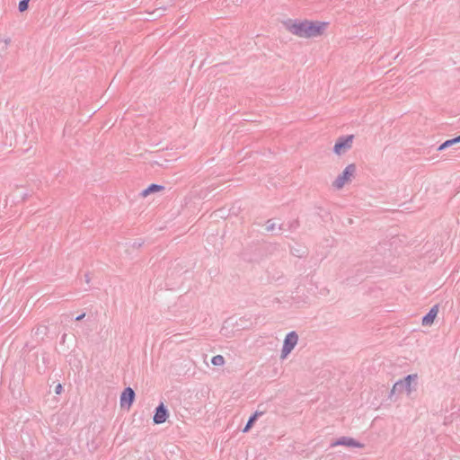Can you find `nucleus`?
<instances>
[{
	"label": "nucleus",
	"instance_id": "nucleus-3",
	"mask_svg": "<svg viewBox=\"0 0 460 460\" xmlns=\"http://www.w3.org/2000/svg\"><path fill=\"white\" fill-rule=\"evenodd\" d=\"M353 136L339 138L333 147L334 153L338 155H343L352 146Z\"/></svg>",
	"mask_w": 460,
	"mask_h": 460
},
{
	"label": "nucleus",
	"instance_id": "nucleus-11",
	"mask_svg": "<svg viewBox=\"0 0 460 460\" xmlns=\"http://www.w3.org/2000/svg\"><path fill=\"white\" fill-rule=\"evenodd\" d=\"M456 143H460V137H456L453 139H449V140H447L445 141L443 144H441L438 147V150L439 151H442L444 150L445 148L454 145V144H456Z\"/></svg>",
	"mask_w": 460,
	"mask_h": 460
},
{
	"label": "nucleus",
	"instance_id": "nucleus-13",
	"mask_svg": "<svg viewBox=\"0 0 460 460\" xmlns=\"http://www.w3.org/2000/svg\"><path fill=\"white\" fill-rule=\"evenodd\" d=\"M211 362L214 366H222L225 364V358L221 355H217L212 358Z\"/></svg>",
	"mask_w": 460,
	"mask_h": 460
},
{
	"label": "nucleus",
	"instance_id": "nucleus-9",
	"mask_svg": "<svg viewBox=\"0 0 460 460\" xmlns=\"http://www.w3.org/2000/svg\"><path fill=\"white\" fill-rule=\"evenodd\" d=\"M438 312V306L432 307L429 312L423 317L422 324L424 326H429L434 323Z\"/></svg>",
	"mask_w": 460,
	"mask_h": 460
},
{
	"label": "nucleus",
	"instance_id": "nucleus-14",
	"mask_svg": "<svg viewBox=\"0 0 460 460\" xmlns=\"http://www.w3.org/2000/svg\"><path fill=\"white\" fill-rule=\"evenodd\" d=\"M29 1L30 0H22L19 3V10H20V12H24V11H26L28 9Z\"/></svg>",
	"mask_w": 460,
	"mask_h": 460
},
{
	"label": "nucleus",
	"instance_id": "nucleus-10",
	"mask_svg": "<svg viewBox=\"0 0 460 460\" xmlns=\"http://www.w3.org/2000/svg\"><path fill=\"white\" fill-rule=\"evenodd\" d=\"M164 190V186L158 184H151L146 189L142 190L141 197L146 198L151 193L159 192Z\"/></svg>",
	"mask_w": 460,
	"mask_h": 460
},
{
	"label": "nucleus",
	"instance_id": "nucleus-1",
	"mask_svg": "<svg viewBox=\"0 0 460 460\" xmlns=\"http://www.w3.org/2000/svg\"><path fill=\"white\" fill-rule=\"evenodd\" d=\"M329 22L313 20H289L285 22L288 32L299 38H316L323 36Z\"/></svg>",
	"mask_w": 460,
	"mask_h": 460
},
{
	"label": "nucleus",
	"instance_id": "nucleus-15",
	"mask_svg": "<svg viewBox=\"0 0 460 460\" xmlns=\"http://www.w3.org/2000/svg\"><path fill=\"white\" fill-rule=\"evenodd\" d=\"M256 417H257V415L254 414L252 417L250 418V420H248V422H247V424H246V426H245V428L243 429V432H247L250 429V428L252 427V423L256 420Z\"/></svg>",
	"mask_w": 460,
	"mask_h": 460
},
{
	"label": "nucleus",
	"instance_id": "nucleus-8",
	"mask_svg": "<svg viewBox=\"0 0 460 460\" xmlns=\"http://www.w3.org/2000/svg\"><path fill=\"white\" fill-rule=\"evenodd\" d=\"M346 446V447H358V448H362L364 447L363 444L356 441L355 439L351 438H342L341 439H339L338 441L334 442L332 444V447H336V446Z\"/></svg>",
	"mask_w": 460,
	"mask_h": 460
},
{
	"label": "nucleus",
	"instance_id": "nucleus-7",
	"mask_svg": "<svg viewBox=\"0 0 460 460\" xmlns=\"http://www.w3.org/2000/svg\"><path fill=\"white\" fill-rule=\"evenodd\" d=\"M168 418V411L164 403H161L155 411L154 416V422L155 424H162L166 421Z\"/></svg>",
	"mask_w": 460,
	"mask_h": 460
},
{
	"label": "nucleus",
	"instance_id": "nucleus-5",
	"mask_svg": "<svg viewBox=\"0 0 460 460\" xmlns=\"http://www.w3.org/2000/svg\"><path fill=\"white\" fill-rule=\"evenodd\" d=\"M417 374L409 375L404 380L398 381L394 384L392 392L394 393L397 389L403 388L407 394H411L412 388L411 383L417 379Z\"/></svg>",
	"mask_w": 460,
	"mask_h": 460
},
{
	"label": "nucleus",
	"instance_id": "nucleus-6",
	"mask_svg": "<svg viewBox=\"0 0 460 460\" xmlns=\"http://www.w3.org/2000/svg\"><path fill=\"white\" fill-rule=\"evenodd\" d=\"M135 400V393L132 388H126L120 395V407L122 409L129 410Z\"/></svg>",
	"mask_w": 460,
	"mask_h": 460
},
{
	"label": "nucleus",
	"instance_id": "nucleus-16",
	"mask_svg": "<svg viewBox=\"0 0 460 460\" xmlns=\"http://www.w3.org/2000/svg\"><path fill=\"white\" fill-rule=\"evenodd\" d=\"M62 385L59 384L56 387V394H59L62 392Z\"/></svg>",
	"mask_w": 460,
	"mask_h": 460
},
{
	"label": "nucleus",
	"instance_id": "nucleus-12",
	"mask_svg": "<svg viewBox=\"0 0 460 460\" xmlns=\"http://www.w3.org/2000/svg\"><path fill=\"white\" fill-rule=\"evenodd\" d=\"M456 143H460V137H456L453 139H449V140H447L445 141L443 144H441L438 147V150L439 151H442L444 150L445 148L454 145V144H456Z\"/></svg>",
	"mask_w": 460,
	"mask_h": 460
},
{
	"label": "nucleus",
	"instance_id": "nucleus-4",
	"mask_svg": "<svg viewBox=\"0 0 460 460\" xmlns=\"http://www.w3.org/2000/svg\"><path fill=\"white\" fill-rule=\"evenodd\" d=\"M297 341L298 336L295 332H291L286 336L281 355L282 358H285L291 352V350L296 345Z\"/></svg>",
	"mask_w": 460,
	"mask_h": 460
},
{
	"label": "nucleus",
	"instance_id": "nucleus-17",
	"mask_svg": "<svg viewBox=\"0 0 460 460\" xmlns=\"http://www.w3.org/2000/svg\"><path fill=\"white\" fill-rule=\"evenodd\" d=\"M84 317V314H81V315L77 316V317H76V321H80V320H82Z\"/></svg>",
	"mask_w": 460,
	"mask_h": 460
},
{
	"label": "nucleus",
	"instance_id": "nucleus-2",
	"mask_svg": "<svg viewBox=\"0 0 460 460\" xmlns=\"http://www.w3.org/2000/svg\"><path fill=\"white\" fill-rule=\"evenodd\" d=\"M357 167L354 164H348L341 173H340L332 181V185L336 190L342 189L345 185L351 182L355 177Z\"/></svg>",
	"mask_w": 460,
	"mask_h": 460
}]
</instances>
